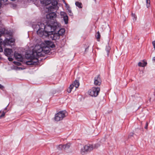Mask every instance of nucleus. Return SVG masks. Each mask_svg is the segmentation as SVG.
<instances>
[{
  "label": "nucleus",
  "instance_id": "obj_1",
  "mask_svg": "<svg viewBox=\"0 0 155 155\" xmlns=\"http://www.w3.org/2000/svg\"><path fill=\"white\" fill-rule=\"evenodd\" d=\"M57 16L56 13L52 12L46 15L47 25L45 29V34L46 37H50V35L56 30L58 27L57 23L54 20Z\"/></svg>",
  "mask_w": 155,
  "mask_h": 155
},
{
  "label": "nucleus",
  "instance_id": "obj_2",
  "mask_svg": "<svg viewBox=\"0 0 155 155\" xmlns=\"http://www.w3.org/2000/svg\"><path fill=\"white\" fill-rule=\"evenodd\" d=\"M50 48L49 47L45 45L43 47L38 46L35 47V49L33 51V55H38L39 56H44L46 54L50 53Z\"/></svg>",
  "mask_w": 155,
  "mask_h": 155
},
{
  "label": "nucleus",
  "instance_id": "obj_3",
  "mask_svg": "<svg viewBox=\"0 0 155 155\" xmlns=\"http://www.w3.org/2000/svg\"><path fill=\"white\" fill-rule=\"evenodd\" d=\"M100 146V143H98L94 145L87 144L81 150V153L82 154H84L85 152H90L94 149L97 148Z\"/></svg>",
  "mask_w": 155,
  "mask_h": 155
},
{
  "label": "nucleus",
  "instance_id": "obj_4",
  "mask_svg": "<svg viewBox=\"0 0 155 155\" xmlns=\"http://www.w3.org/2000/svg\"><path fill=\"white\" fill-rule=\"evenodd\" d=\"M25 57L26 58L30 59L26 62V64L27 65H36L37 64V62H38V55H33L32 53L29 56L27 54H26Z\"/></svg>",
  "mask_w": 155,
  "mask_h": 155
},
{
  "label": "nucleus",
  "instance_id": "obj_5",
  "mask_svg": "<svg viewBox=\"0 0 155 155\" xmlns=\"http://www.w3.org/2000/svg\"><path fill=\"white\" fill-rule=\"evenodd\" d=\"M51 3L52 6H49L48 8V12L49 13L53 12V11L56 10L58 8L57 6L58 4L57 0H52Z\"/></svg>",
  "mask_w": 155,
  "mask_h": 155
},
{
  "label": "nucleus",
  "instance_id": "obj_6",
  "mask_svg": "<svg viewBox=\"0 0 155 155\" xmlns=\"http://www.w3.org/2000/svg\"><path fill=\"white\" fill-rule=\"evenodd\" d=\"M65 111H61L59 112L55 115L54 119L57 121L62 120L65 117Z\"/></svg>",
  "mask_w": 155,
  "mask_h": 155
},
{
  "label": "nucleus",
  "instance_id": "obj_7",
  "mask_svg": "<svg viewBox=\"0 0 155 155\" xmlns=\"http://www.w3.org/2000/svg\"><path fill=\"white\" fill-rule=\"evenodd\" d=\"M100 91V88L99 87H94L89 91L88 93L91 96L96 97L98 95Z\"/></svg>",
  "mask_w": 155,
  "mask_h": 155
},
{
  "label": "nucleus",
  "instance_id": "obj_8",
  "mask_svg": "<svg viewBox=\"0 0 155 155\" xmlns=\"http://www.w3.org/2000/svg\"><path fill=\"white\" fill-rule=\"evenodd\" d=\"M15 41V40L13 38H6L4 41L3 45L5 46L12 45L14 44Z\"/></svg>",
  "mask_w": 155,
  "mask_h": 155
},
{
  "label": "nucleus",
  "instance_id": "obj_9",
  "mask_svg": "<svg viewBox=\"0 0 155 155\" xmlns=\"http://www.w3.org/2000/svg\"><path fill=\"white\" fill-rule=\"evenodd\" d=\"M94 83L95 85H100L101 83L100 75L99 74L95 77L94 79Z\"/></svg>",
  "mask_w": 155,
  "mask_h": 155
},
{
  "label": "nucleus",
  "instance_id": "obj_10",
  "mask_svg": "<svg viewBox=\"0 0 155 155\" xmlns=\"http://www.w3.org/2000/svg\"><path fill=\"white\" fill-rule=\"evenodd\" d=\"M50 37L52 38L53 40H58L60 38V36L57 33L53 32L52 34L50 35Z\"/></svg>",
  "mask_w": 155,
  "mask_h": 155
},
{
  "label": "nucleus",
  "instance_id": "obj_11",
  "mask_svg": "<svg viewBox=\"0 0 155 155\" xmlns=\"http://www.w3.org/2000/svg\"><path fill=\"white\" fill-rule=\"evenodd\" d=\"M45 44L44 45L47 46L49 47V48H54L55 47V45L54 43L52 41H45Z\"/></svg>",
  "mask_w": 155,
  "mask_h": 155
},
{
  "label": "nucleus",
  "instance_id": "obj_12",
  "mask_svg": "<svg viewBox=\"0 0 155 155\" xmlns=\"http://www.w3.org/2000/svg\"><path fill=\"white\" fill-rule=\"evenodd\" d=\"M36 28L38 29L45 30L46 25H45L44 23L38 22V24L36 25Z\"/></svg>",
  "mask_w": 155,
  "mask_h": 155
},
{
  "label": "nucleus",
  "instance_id": "obj_13",
  "mask_svg": "<svg viewBox=\"0 0 155 155\" xmlns=\"http://www.w3.org/2000/svg\"><path fill=\"white\" fill-rule=\"evenodd\" d=\"M14 56L15 58L18 59V61H22L23 58L21 54L15 52L14 53Z\"/></svg>",
  "mask_w": 155,
  "mask_h": 155
},
{
  "label": "nucleus",
  "instance_id": "obj_14",
  "mask_svg": "<svg viewBox=\"0 0 155 155\" xmlns=\"http://www.w3.org/2000/svg\"><path fill=\"white\" fill-rule=\"evenodd\" d=\"M12 52V49L6 48L4 50V54L7 56H8L10 55Z\"/></svg>",
  "mask_w": 155,
  "mask_h": 155
},
{
  "label": "nucleus",
  "instance_id": "obj_15",
  "mask_svg": "<svg viewBox=\"0 0 155 155\" xmlns=\"http://www.w3.org/2000/svg\"><path fill=\"white\" fill-rule=\"evenodd\" d=\"M37 34L40 37H42L43 35L46 36V34H45V30H44L38 29L37 31Z\"/></svg>",
  "mask_w": 155,
  "mask_h": 155
},
{
  "label": "nucleus",
  "instance_id": "obj_16",
  "mask_svg": "<svg viewBox=\"0 0 155 155\" xmlns=\"http://www.w3.org/2000/svg\"><path fill=\"white\" fill-rule=\"evenodd\" d=\"M40 2L42 4H43L45 5H48L51 2V0H40Z\"/></svg>",
  "mask_w": 155,
  "mask_h": 155
},
{
  "label": "nucleus",
  "instance_id": "obj_17",
  "mask_svg": "<svg viewBox=\"0 0 155 155\" xmlns=\"http://www.w3.org/2000/svg\"><path fill=\"white\" fill-rule=\"evenodd\" d=\"M79 85L80 84L79 81L76 80L71 85L73 86V87H75L76 88H78L79 86Z\"/></svg>",
  "mask_w": 155,
  "mask_h": 155
},
{
  "label": "nucleus",
  "instance_id": "obj_18",
  "mask_svg": "<svg viewBox=\"0 0 155 155\" xmlns=\"http://www.w3.org/2000/svg\"><path fill=\"white\" fill-rule=\"evenodd\" d=\"M65 31V30L64 28H61L58 31L57 33L60 36L64 35Z\"/></svg>",
  "mask_w": 155,
  "mask_h": 155
},
{
  "label": "nucleus",
  "instance_id": "obj_19",
  "mask_svg": "<svg viewBox=\"0 0 155 155\" xmlns=\"http://www.w3.org/2000/svg\"><path fill=\"white\" fill-rule=\"evenodd\" d=\"M63 19L65 24H67L68 22V17L66 13H64L63 14Z\"/></svg>",
  "mask_w": 155,
  "mask_h": 155
},
{
  "label": "nucleus",
  "instance_id": "obj_20",
  "mask_svg": "<svg viewBox=\"0 0 155 155\" xmlns=\"http://www.w3.org/2000/svg\"><path fill=\"white\" fill-rule=\"evenodd\" d=\"M147 64V63L146 62H144L143 63H142L140 62L138 63V65L140 67H144Z\"/></svg>",
  "mask_w": 155,
  "mask_h": 155
},
{
  "label": "nucleus",
  "instance_id": "obj_21",
  "mask_svg": "<svg viewBox=\"0 0 155 155\" xmlns=\"http://www.w3.org/2000/svg\"><path fill=\"white\" fill-rule=\"evenodd\" d=\"M75 4L79 8H82V4L81 2H75Z\"/></svg>",
  "mask_w": 155,
  "mask_h": 155
},
{
  "label": "nucleus",
  "instance_id": "obj_22",
  "mask_svg": "<svg viewBox=\"0 0 155 155\" xmlns=\"http://www.w3.org/2000/svg\"><path fill=\"white\" fill-rule=\"evenodd\" d=\"M63 149L66 150L69 148L70 147V144L69 143H67L63 145Z\"/></svg>",
  "mask_w": 155,
  "mask_h": 155
},
{
  "label": "nucleus",
  "instance_id": "obj_23",
  "mask_svg": "<svg viewBox=\"0 0 155 155\" xmlns=\"http://www.w3.org/2000/svg\"><path fill=\"white\" fill-rule=\"evenodd\" d=\"M2 112L1 110L0 111V114ZM7 111H3L2 112V114L0 115V119H1L4 117L5 116V115Z\"/></svg>",
  "mask_w": 155,
  "mask_h": 155
},
{
  "label": "nucleus",
  "instance_id": "obj_24",
  "mask_svg": "<svg viewBox=\"0 0 155 155\" xmlns=\"http://www.w3.org/2000/svg\"><path fill=\"white\" fill-rule=\"evenodd\" d=\"M110 48L109 46H106V51L107 52V56H109V54L110 53Z\"/></svg>",
  "mask_w": 155,
  "mask_h": 155
},
{
  "label": "nucleus",
  "instance_id": "obj_25",
  "mask_svg": "<svg viewBox=\"0 0 155 155\" xmlns=\"http://www.w3.org/2000/svg\"><path fill=\"white\" fill-rule=\"evenodd\" d=\"M73 88V86L72 85H70L68 88L67 89V92L69 93H70Z\"/></svg>",
  "mask_w": 155,
  "mask_h": 155
},
{
  "label": "nucleus",
  "instance_id": "obj_26",
  "mask_svg": "<svg viewBox=\"0 0 155 155\" xmlns=\"http://www.w3.org/2000/svg\"><path fill=\"white\" fill-rule=\"evenodd\" d=\"M57 148L58 150L63 149V145L60 144L57 146Z\"/></svg>",
  "mask_w": 155,
  "mask_h": 155
},
{
  "label": "nucleus",
  "instance_id": "obj_27",
  "mask_svg": "<svg viewBox=\"0 0 155 155\" xmlns=\"http://www.w3.org/2000/svg\"><path fill=\"white\" fill-rule=\"evenodd\" d=\"M95 37L97 39H100V38L101 35L99 31H97L95 35Z\"/></svg>",
  "mask_w": 155,
  "mask_h": 155
},
{
  "label": "nucleus",
  "instance_id": "obj_28",
  "mask_svg": "<svg viewBox=\"0 0 155 155\" xmlns=\"http://www.w3.org/2000/svg\"><path fill=\"white\" fill-rule=\"evenodd\" d=\"M146 6L147 8H148L150 7V0H146Z\"/></svg>",
  "mask_w": 155,
  "mask_h": 155
},
{
  "label": "nucleus",
  "instance_id": "obj_29",
  "mask_svg": "<svg viewBox=\"0 0 155 155\" xmlns=\"http://www.w3.org/2000/svg\"><path fill=\"white\" fill-rule=\"evenodd\" d=\"M13 62L16 65H18V66L20 65H21V63H20V62H19L14 61Z\"/></svg>",
  "mask_w": 155,
  "mask_h": 155
},
{
  "label": "nucleus",
  "instance_id": "obj_30",
  "mask_svg": "<svg viewBox=\"0 0 155 155\" xmlns=\"http://www.w3.org/2000/svg\"><path fill=\"white\" fill-rule=\"evenodd\" d=\"M132 16L134 18V20H135V21L136 20V16L135 14H133V13H132Z\"/></svg>",
  "mask_w": 155,
  "mask_h": 155
},
{
  "label": "nucleus",
  "instance_id": "obj_31",
  "mask_svg": "<svg viewBox=\"0 0 155 155\" xmlns=\"http://www.w3.org/2000/svg\"><path fill=\"white\" fill-rule=\"evenodd\" d=\"M134 134L133 133H131L128 136V138H129L131 137H133V136Z\"/></svg>",
  "mask_w": 155,
  "mask_h": 155
},
{
  "label": "nucleus",
  "instance_id": "obj_32",
  "mask_svg": "<svg viewBox=\"0 0 155 155\" xmlns=\"http://www.w3.org/2000/svg\"><path fill=\"white\" fill-rule=\"evenodd\" d=\"M0 88L2 90H3L4 88V87L3 86L0 84Z\"/></svg>",
  "mask_w": 155,
  "mask_h": 155
},
{
  "label": "nucleus",
  "instance_id": "obj_33",
  "mask_svg": "<svg viewBox=\"0 0 155 155\" xmlns=\"http://www.w3.org/2000/svg\"><path fill=\"white\" fill-rule=\"evenodd\" d=\"M148 122H147L146 123L145 126L144 127V128L145 129H147V128H148Z\"/></svg>",
  "mask_w": 155,
  "mask_h": 155
},
{
  "label": "nucleus",
  "instance_id": "obj_34",
  "mask_svg": "<svg viewBox=\"0 0 155 155\" xmlns=\"http://www.w3.org/2000/svg\"><path fill=\"white\" fill-rule=\"evenodd\" d=\"M8 59L10 61H12L13 60V59L12 58L8 57Z\"/></svg>",
  "mask_w": 155,
  "mask_h": 155
},
{
  "label": "nucleus",
  "instance_id": "obj_35",
  "mask_svg": "<svg viewBox=\"0 0 155 155\" xmlns=\"http://www.w3.org/2000/svg\"><path fill=\"white\" fill-rule=\"evenodd\" d=\"M152 43L153 46V48L155 49V41H153Z\"/></svg>",
  "mask_w": 155,
  "mask_h": 155
},
{
  "label": "nucleus",
  "instance_id": "obj_36",
  "mask_svg": "<svg viewBox=\"0 0 155 155\" xmlns=\"http://www.w3.org/2000/svg\"><path fill=\"white\" fill-rule=\"evenodd\" d=\"M8 105L6 107H5L4 110L3 111H7V112L8 111V110H7V107L8 106Z\"/></svg>",
  "mask_w": 155,
  "mask_h": 155
},
{
  "label": "nucleus",
  "instance_id": "obj_37",
  "mask_svg": "<svg viewBox=\"0 0 155 155\" xmlns=\"http://www.w3.org/2000/svg\"><path fill=\"white\" fill-rule=\"evenodd\" d=\"M152 60L154 62H155V56L153 58Z\"/></svg>",
  "mask_w": 155,
  "mask_h": 155
},
{
  "label": "nucleus",
  "instance_id": "obj_38",
  "mask_svg": "<svg viewBox=\"0 0 155 155\" xmlns=\"http://www.w3.org/2000/svg\"><path fill=\"white\" fill-rule=\"evenodd\" d=\"M63 2H64V3L66 5H68L67 3H66L64 1V0H63Z\"/></svg>",
  "mask_w": 155,
  "mask_h": 155
},
{
  "label": "nucleus",
  "instance_id": "obj_39",
  "mask_svg": "<svg viewBox=\"0 0 155 155\" xmlns=\"http://www.w3.org/2000/svg\"><path fill=\"white\" fill-rule=\"evenodd\" d=\"M68 12L69 13H71V14H72V13L71 12V10H68Z\"/></svg>",
  "mask_w": 155,
  "mask_h": 155
},
{
  "label": "nucleus",
  "instance_id": "obj_40",
  "mask_svg": "<svg viewBox=\"0 0 155 155\" xmlns=\"http://www.w3.org/2000/svg\"><path fill=\"white\" fill-rule=\"evenodd\" d=\"M1 1H3L4 2H6L7 0H0Z\"/></svg>",
  "mask_w": 155,
  "mask_h": 155
},
{
  "label": "nucleus",
  "instance_id": "obj_41",
  "mask_svg": "<svg viewBox=\"0 0 155 155\" xmlns=\"http://www.w3.org/2000/svg\"><path fill=\"white\" fill-rule=\"evenodd\" d=\"M69 15H71V16H72V15H73V14H71V13H70V14H69Z\"/></svg>",
  "mask_w": 155,
  "mask_h": 155
},
{
  "label": "nucleus",
  "instance_id": "obj_42",
  "mask_svg": "<svg viewBox=\"0 0 155 155\" xmlns=\"http://www.w3.org/2000/svg\"><path fill=\"white\" fill-rule=\"evenodd\" d=\"M1 57H0V59H1Z\"/></svg>",
  "mask_w": 155,
  "mask_h": 155
}]
</instances>
